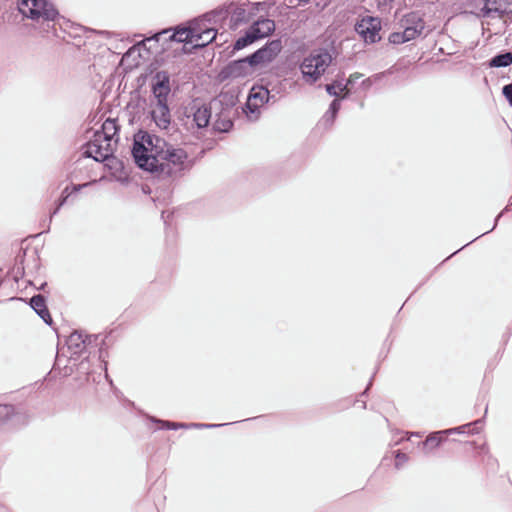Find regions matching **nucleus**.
<instances>
[{
    "label": "nucleus",
    "mask_w": 512,
    "mask_h": 512,
    "mask_svg": "<svg viewBox=\"0 0 512 512\" xmlns=\"http://www.w3.org/2000/svg\"><path fill=\"white\" fill-rule=\"evenodd\" d=\"M132 155L141 169L160 178H178L193 166L185 149L146 131L134 135Z\"/></svg>",
    "instance_id": "obj_1"
},
{
    "label": "nucleus",
    "mask_w": 512,
    "mask_h": 512,
    "mask_svg": "<svg viewBox=\"0 0 512 512\" xmlns=\"http://www.w3.org/2000/svg\"><path fill=\"white\" fill-rule=\"evenodd\" d=\"M19 13L23 18L32 20L35 29L42 37L50 32L55 33V24L61 19L55 5L48 0H21L18 3Z\"/></svg>",
    "instance_id": "obj_2"
},
{
    "label": "nucleus",
    "mask_w": 512,
    "mask_h": 512,
    "mask_svg": "<svg viewBox=\"0 0 512 512\" xmlns=\"http://www.w3.org/2000/svg\"><path fill=\"white\" fill-rule=\"evenodd\" d=\"M116 132V122L112 119H107L102 124L101 130L94 133V139L86 145L83 155L91 157L97 162L107 160L113 153V144L116 143V140H114Z\"/></svg>",
    "instance_id": "obj_3"
},
{
    "label": "nucleus",
    "mask_w": 512,
    "mask_h": 512,
    "mask_svg": "<svg viewBox=\"0 0 512 512\" xmlns=\"http://www.w3.org/2000/svg\"><path fill=\"white\" fill-rule=\"evenodd\" d=\"M331 63L332 55L327 50L312 51L300 64L302 79L307 84H314L326 72Z\"/></svg>",
    "instance_id": "obj_4"
},
{
    "label": "nucleus",
    "mask_w": 512,
    "mask_h": 512,
    "mask_svg": "<svg viewBox=\"0 0 512 512\" xmlns=\"http://www.w3.org/2000/svg\"><path fill=\"white\" fill-rule=\"evenodd\" d=\"M197 31L194 28V21H192L188 27H181L172 32L171 29H165L159 33H156L152 37L146 38L134 47H132L128 53L132 54L136 50H140L141 47H147L148 50L152 49V43H158L160 41H176L179 43H190L193 39V33Z\"/></svg>",
    "instance_id": "obj_5"
},
{
    "label": "nucleus",
    "mask_w": 512,
    "mask_h": 512,
    "mask_svg": "<svg viewBox=\"0 0 512 512\" xmlns=\"http://www.w3.org/2000/svg\"><path fill=\"white\" fill-rule=\"evenodd\" d=\"M275 102V95H269L264 85L253 86L249 92L244 112L250 121H256L261 114V108L269 101Z\"/></svg>",
    "instance_id": "obj_6"
},
{
    "label": "nucleus",
    "mask_w": 512,
    "mask_h": 512,
    "mask_svg": "<svg viewBox=\"0 0 512 512\" xmlns=\"http://www.w3.org/2000/svg\"><path fill=\"white\" fill-rule=\"evenodd\" d=\"M475 5L479 10L477 15L487 24L490 19H501L506 14L512 13L511 0H477Z\"/></svg>",
    "instance_id": "obj_7"
},
{
    "label": "nucleus",
    "mask_w": 512,
    "mask_h": 512,
    "mask_svg": "<svg viewBox=\"0 0 512 512\" xmlns=\"http://www.w3.org/2000/svg\"><path fill=\"white\" fill-rule=\"evenodd\" d=\"M207 22H210L209 15L194 20V28L197 31L193 33V39L191 40L194 47H204L215 39L216 31L210 28Z\"/></svg>",
    "instance_id": "obj_8"
},
{
    "label": "nucleus",
    "mask_w": 512,
    "mask_h": 512,
    "mask_svg": "<svg viewBox=\"0 0 512 512\" xmlns=\"http://www.w3.org/2000/svg\"><path fill=\"white\" fill-rule=\"evenodd\" d=\"M380 29V20L372 16L363 17L355 25L356 32L365 40V42L369 43H374L380 39Z\"/></svg>",
    "instance_id": "obj_9"
},
{
    "label": "nucleus",
    "mask_w": 512,
    "mask_h": 512,
    "mask_svg": "<svg viewBox=\"0 0 512 512\" xmlns=\"http://www.w3.org/2000/svg\"><path fill=\"white\" fill-rule=\"evenodd\" d=\"M211 111L207 106L191 108V112L186 115L185 126L188 130L194 132V129H203L209 124Z\"/></svg>",
    "instance_id": "obj_10"
},
{
    "label": "nucleus",
    "mask_w": 512,
    "mask_h": 512,
    "mask_svg": "<svg viewBox=\"0 0 512 512\" xmlns=\"http://www.w3.org/2000/svg\"><path fill=\"white\" fill-rule=\"evenodd\" d=\"M281 51L280 41H272L263 48L256 51L254 54L249 56L250 62L256 68L260 65H265L271 62Z\"/></svg>",
    "instance_id": "obj_11"
},
{
    "label": "nucleus",
    "mask_w": 512,
    "mask_h": 512,
    "mask_svg": "<svg viewBox=\"0 0 512 512\" xmlns=\"http://www.w3.org/2000/svg\"><path fill=\"white\" fill-rule=\"evenodd\" d=\"M255 67L249 58L230 63L221 73L223 78H245L254 73Z\"/></svg>",
    "instance_id": "obj_12"
},
{
    "label": "nucleus",
    "mask_w": 512,
    "mask_h": 512,
    "mask_svg": "<svg viewBox=\"0 0 512 512\" xmlns=\"http://www.w3.org/2000/svg\"><path fill=\"white\" fill-rule=\"evenodd\" d=\"M151 107V116L155 124L160 129H167L171 120L167 102H152Z\"/></svg>",
    "instance_id": "obj_13"
},
{
    "label": "nucleus",
    "mask_w": 512,
    "mask_h": 512,
    "mask_svg": "<svg viewBox=\"0 0 512 512\" xmlns=\"http://www.w3.org/2000/svg\"><path fill=\"white\" fill-rule=\"evenodd\" d=\"M169 92V77L165 72H158L153 84L154 100L152 102H167Z\"/></svg>",
    "instance_id": "obj_14"
},
{
    "label": "nucleus",
    "mask_w": 512,
    "mask_h": 512,
    "mask_svg": "<svg viewBox=\"0 0 512 512\" xmlns=\"http://www.w3.org/2000/svg\"><path fill=\"white\" fill-rule=\"evenodd\" d=\"M424 22L423 20L416 14H410L405 19L404 24V37H406L407 42L415 39L419 35H421L424 31Z\"/></svg>",
    "instance_id": "obj_15"
},
{
    "label": "nucleus",
    "mask_w": 512,
    "mask_h": 512,
    "mask_svg": "<svg viewBox=\"0 0 512 512\" xmlns=\"http://www.w3.org/2000/svg\"><path fill=\"white\" fill-rule=\"evenodd\" d=\"M249 30L258 40L270 35L275 30V23L270 19H261L255 22Z\"/></svg>",
    "instance_id": "obj_16"
},
{
    "label": "nucleus",
    "mask_w": 512,
    "mask_h": 512,
    "mask_svg": "<svg viewBox=\"0 0 512 512\" xmlns=\"http://www.w3.org/2000/svg\"><path fill=\"white\" fill-rule=\"evenodd\" d=\"M30 306L47 324L51 323V317L42 295L33 296L30 299Z\"/></svg>",
    "instance_id": "obj_17"
},
{
    "label": "nucleus",
    "mask_w": 512,
    "mask_h": 512,
    "mask_svg": "<svg viewBox=\"0 0 512 512\" xmlns=\"http://www.w3.org/2000/svg\"><path fill=\"white\" fill-rule=\"evenodd\" d=\"M67 346L73 354L80 353L85 348V341L79 332H73L67 339Z\"/></svg>",
    "instance_id": "obj_18"
},
{
    "label": "nucleus",
    "mask_w": 512,
    "mask_h": 512,
    "mask_svg": "<svg viewBox=\"0 0 512 512\" xmlns=\"http://www.w3.org/2000/svg\"><path fill=\"white\" fill-rule=\"evenodd\" d=\"M512 64V53L507 52L494 56L490 62V67H507Z\"/></svg>",
    "instance_id": "obj_19"
},
{
    "label": "nucleus",
    "mask_w": 512,
    "mask_h": 512,
    "mask_svg": "<svg viewBox=\"0 0 512 512\" xmlns=\"http://www.w3.org/2000/svg\"><path fill=\"white\" fill-rule=\"evenodd\" d=\"M254 41H256V37L251 33L250 30H248L245 34V36L243 37H240L236 42H235V45H234V49L236 50H241L243 49L244 47H246L247 45L253 43Z\"/></svg>",
    "instance_id": "obj_20"
},
{
    "label": "nucleus",
    "mask_w": 512,
    "mask_h": 512,
    "mask_svg": "<svg viewBox=\"0 0 512 512\" xmlns=\"http://www.w3.org/2000/svg\"><path fill=\"white\" fill-rule=\"evenodd\" d=\"M339 109H340L339 100H337V99L333 100L329 107V110L325 114V120L329 123H332L334 121Z\"/></svg>",
    "instance_id": "obj_21"
},
{
    "label": "nucleus",
    "mask_w": 512,
    "mask_h": 512,
    "mask_svg": "<svg viewBox=\"0 0 512 512\" xmlns=\"http://www.w3.org/2000/svg\"><path fill=\"white\" fill-rule=\"evenodd\" d=\"M264 87L269 91V95L274 94L275 96L279 95L283 91V84L281 81L267 82ZM277 97H275V101Z\"/></svg>",
    "instance_id": "obj_22"
},
{
    "label": "nucleus",
    "mask_w": 512,
    "mask_h": 512,
    "mask_svg": "<svg viewBox=\"0 0 512 512\" xmlns=\"http://www.w3.org/2000/svg\"><path fill=\"white\" fill-rule=\"evenodd\" d=\"M440 434H444L443 431L430 434L423 443L424 446L431 448L437 447L442 441V438L439 436Z\"/></svg>",
    "instance_id": "obj_23"
},
{
    "label": "nucleus",
    "mask_w": 512,
    "mask_h": 512,
    "mask_svg": "<svg viewBox=\"0 0 512 512\" xmlns=\"http://www.w3.org/2000/svg\"><path fill=\"white\" fill-rule=\"evenodd\" d=\"M219 425L217 424H184V423H175V422H172V426L170 429L172 430H176V429H179V428H190V427H194V428H214V427H218Z\"/></svg>",
    "instance_id": "obj_24"
},
{
    "label": "nucleus",
    "mask_w": 512,
    "mask_h": 512,
    "mask_svg": "<svg viewBox=\"0 0 512 512\" xmlns=\"http://www.w3.org/2000/svg\"><path fill=\"white\" fill-rule=\"evenodd\" d=\"M344 90H347V85H342L341 83H333L326 85V91L332 96H337L340 92Z\"/></svg>",
    "instance_id": "obj_25"
},
{
    "label": "nucleus",
    "mask_w": 512,
    "mask_h": 512,
    "mask_svg": "<svg viewBox=\"0 0 512 512\" xmlns=\"http://www.w3.org/2000/svg\"><path fill=\"white\" fill-rule=\"evenodd\" d=\"M389 41L393 44H402L407 42L406 37H404V32H393L389 36Z\"/></svg>",
    "instance_id": "obj_26"
},
{
    "label": "nucleus",
    "mask_w": 512,
    "mask_h": 512,
    "mask_svg": "<svg viewBox=\"0 0 512 512\" xmlns=\"http://www.w3.org/2000/svg\"><path fill=\"white\" fill-rule=\"evenodd\" d=\"M472 424H465V425H462V426H459V427H456V428H451V429H446L443 431L444 434L446 435H450V434H453V433H466V432H470L469 431V428L471 427Z\"/></svg>",
    "instance_id": "obj_27"
},
{
    "label": "nucleus",
    "mask_w": 512,
    "mask_h": 512,
    "mask_svg": "<svg viewBox=\"0 0 512 512\" xmlns=\"http://www.w3.org/2000/svg\"><path fill=\"white\" fill-rule=\"evenodd\" d=\"M13 412L12 406L9 405H0V419L8 418Z\"/></svg>",
    "instance_id": "obj_28"
},
{
    "label": "nucleus",
    "mask_w": 512,
    "mask_h": 512,
    "mask_svg": "<svg viewBox=\"0 0 512 512\" xmlns=\"http://www.w3.org/2000/svg\"><path fill=\"white\" fill-rule=\"evenodd\" d=\"M503 94L512 105V84L506 85L503 87Z\"/></svg>",
    "instance_id": "obj_29"
},
{
    "label": "nucleus",
    "mask_w": 512,
    "mask_h": 512,
    "mask_svg": "<svg viewBox=\"0 0 512 512\" xmlns=\"http://www.w3.org/2000/svg\"><path fill=\"white\" fill-rule=\"evenodd\" d=\"M151 420L153 422L160 424V428H162V429H170L172 426V422H170V421L159 420V419H155V418H151Z\"/></svg>",
    "instance_id": "obj_30"
},
{
    "label": "nucleus",
    "mask_w": 512,
    "mask_h": 512,
    "mask_svg": "<svg viewBox=\"0 0 512 512\" xmlns=\"http://www.w3.org/2000/svg\"><path fill=\"white\" fill-rule=\"evenodd\" d=\"M70 193L68 192V188H65V190L63 191V198L60 200L58 206L56 207V209L53 211V215L56 214L59 210V208L64 204V202L66 201V199L69 197Z\"/></svg>",
    "instance_id": "obj_31"
},
{
    "label": "nucleus",
    "mask_w": 512,
    "mask_h": 512,
    "mask_svg": "<svg viewBox=\"0 0 512 512\" xmlns=\"http://www.w3.org/2000/svg\"><path fill=\"white\" fill-rule=\"evenodd\" d=\"M408 460V457L406 454L398 452L396 455V466H400L401 464L405 463Z\"/></svg>",
    "instance_id": "obj_32"
},
{
    "label": "nucleus",
    "mask_w": 512,
    "mask_h": 512,
    "mask_svg": "<svg viewBox=\"0 0 512 512\" xmlns=\"http://www.w3.org/2000/svg\"><path fill=\"white\" fill-rule=\"evenodd\" d=\"M360 76H361V75H360V74H357V73L352 74V75L349 77V79H348V81H347V83H346L345 85H347V86H348L349 84H353L357 79H359V78H360Z\"/></svg>",
    "instance_id": "obj_33"
},
{
    "label": "nucleus",
    "mask_w": 512,
    "mask_h": 512,
    "mask_svg": "<svg viewBox=\"0 0 512 512\" xmlns=\"http://www.w3.org/2000/svg\"><path fill=\"white\" fill-rule=\"evenodd\" d=\"M88 184H83V185H74L73 186V191H79L82 187H85L87 186Z\"/></svg>",
    "instance_id": "obj_34"
},
{
    "label": "nucleus",
    "mask_w": 512,
    "mask_h": 512,
    "mask_svg": "<svg viewBox=\"0 0 512 512\" xmlns=\"http://www.w3.org/2000/svg\"><path fill=\"white\" fill-rule=\"evenodd\" d=\"M410 436H417L420 437L421 435L419 433H411Z\"/></svg>",
    "instance_id": "obj_35"
}]
</instances>
